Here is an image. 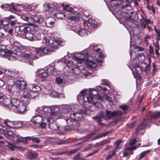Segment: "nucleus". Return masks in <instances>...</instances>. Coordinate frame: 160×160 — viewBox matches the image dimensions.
<instances>
[{"instance_id": "nucleus-1", "label": "nucleus", "mask_w": 160, "mask_h": 160, "mask_svg": "<svg viewBox=\"0 0 160 160\" xmlns=\"http://www.w3.org/2000/svg\"><path fill=\"white\" fill-rule=\"evenodd\" d=\"M90 112L88 109H82L79 113H74L71 114L69 118L66 120L67 125L70 126L67 128L68 130L71 131L78 129L80 125L78 121H83L84 119L82 114H88Z\"/></svg>"}, {"instance_id": "nucleus-2", "label": "nucleus", "mask_w": 160, "mask_h": 160, "mask_svg": "<svg viewBox=\"0 0 160 160\" xmlns=\"http://www.w3.org/2000/svg\"><path fill=\"white\" fill-rule=\"evenodd\" d=\"M88 91L87 89H84L77 96L78 102L81 104H83L86 102H92V100L95 99L93 96H97V98L98 99H101V97L98 96V92L96 90L94 89H90L88 93H87Z\"/></svg>"}, {"instance_id": "nucleus-3", "label": "nucleus", "mask_w": 160, "mask_h": 160, "mask_svg": "<svg viewBox=\"0 0 160 160\" xmlns=\"http://www.w3.org/2000/svg\"><path fill=\"white\" fill-rule=\"evenodd\" d=\"M28 90L23 91V94L21 100L24 104L28 105L29 104L30 99L36 97L38 95V92L41 88L40 87L35 84L28 85Z\"/></svg>"}, {"instance_id": "nucleus-4", "label": "nucleus", "mask_w": 160, "mask_h": 160, "mask_svg": "<svg viewBox=\"0 0 160 160\" xmlns=\"http://www.w3.org/2000/svg\"><path fill=\"white\" fill-rule=\"evenodd\" d=\"M59 108L58 106H50L44 105L41 107H38L36 110L39 113L43 114L45 118L49 119L54 118L58 116Z\"/></svg>"}, {"instance_id": "nucleus-5", "label": "nucleus", "mask_w": 160, "mask_h": 160, "mask_svg": "<svg viewBox=\"0 0 160 160\" xmlns=\"http://www.w3.org/2000/svg\"><path fill=\"white\" fill-rule=\"evenodd\" d=\"M31 121L32 123L38 125L39 127L44 128L48 123L49 119L41 115H38L33 116Z\"/></svg>"}, {"instance_id": "nucleus-6", "label": "nucleus", "mask_w": 160, "mask_h": 160, "mask_svg": "<svg viewBox=\"0 0 160 160\" xmlns=\"http://www.w3.org/2000/svg\"><path fill=\"white\" fill-rule=\"evenodd\" d=\"M21 18L26 22L25 24H26L32 26L34 23H40L42 21V19L39 15H36L33 17H29L25 15H22Z\"/></svg>"}, {"instance_id": "nucleus-7", "label": "nucleus", "mask_w": 160, "mask_h": 160, "mask_svg": "<svg viewBox=\"0 0 160 160\" xmlns=\"http://www.w3.org/2000/svg\"><path fill=\"white\" fill-rule=\"evenodd\" d=\"M122 112L120 111H116L112 112L110 111L106 110L105 113H103L104 118L105 120H109L112 117H116L118 118V120H120V116L122 115Z\"/></svg>"}, {"instance_id": "nucleus-8", "label": "nucleus", "mask_w": 160, "mask_h": 160, "mask_svg": "<svg viewBox=\"0 0 160 160\" xmlns=\"http://www.w3.org/2000/svg\"><path fill=\"white\" fill-rule=\"evenodd\" d=\"M54 51L53 49L49 48H41L35 50V54L34 56V58H39V57L41 55L42 53L45 54H49L53 52Z\"/></svg>"}, {"instance_id": "nucleus-9", "label": "nucleus", "mask_w": 160, "mask_h": 160, "mask_svg": "<svg viewBox=\"0 0 160 160\" xmlns=\"http://www.w3.org/2000/svg\"><path fill=\"white\" fill-rule=\"evenodd\" d=\"M88 57V55L87 53H83L80 54L77 57L75 56L72 61V63H73V65H76V63L75 62H77L78 64H81L84 61V60L87 59Z\"/></svg>"}, {"instance_id": "nucleus-10", "label": "nucleus", "mask_w": 160, "mask_h": 160, "mask_svg": "<svg viewBox=\"0 0 160 160\" xmlns=\"http://www.w3.org/2000/svg\"><path fill=\"white\" fill-rule=\"evenodd\" d=\"M14 84L16 85L17 89L18 91L23 90H28V86H27L26 83L23 80H18L14 82Z\"/></svg>"}, {"instance_id": "nucleus-11", "label": "nucleus", "mask_w": 160, "mask_h": 160, "mask_svg": "<svg viewBox=\"0 0 160 160\" xmlns=\"http://www.w3.org/2000/svg\"><path fill=\"white\" fill-rule=\"evenodd\" d=\"M53 118L52 119H49V121L47 125H49V127L52 130H57L62 131V127H60L56 123H52L53 121Z\"/></svg>"}, {"instance_id": "nucleus-12", "label": "nucleus", "mask_w": 160, "mask_h": 160, "mask_svg": "<svg viewBox=\"0 0 160 160\" xmlns=\"http://www.w3.org/2000/svg\"><path fill=\"white\" fill-rule=\"evenodd\" d=\"M11 109L14 112H16V108L21 103L20 100L17 98H12L10 99Z\"/></svg>"}, {"instance_id": "nucleus-13", "label": "nucleus", "mask_w": 160, "mask_h": 160, "mask_svg": "<svg viewBox=\"0 0 160 160\" xmlns=\"http://www.w3.org/2000/svg\"><path fill=\"white\" fill-rule=\"evenodd\" d=\"M104 116H103V113L101 112L98 114L96 116L93 117L92 118L95 120L99 125L101 126H102L103 124L101 122L102 121V119L104 118Z\"/></svg>"}, {"instance_id": "nucleus-14", "label": "nucleus", "mask_w": 160, "mask_h": 160, "mask_svg": "<svg viewBox=\"0 0 160 160\" xmlns=\"http://www.w3.org/2000/svg\"><path fill=\"white\" fill-rule=\"evenodd\" d=\"M71 107L69 105H66L63 107L60 112L61 115L63 117L70 113L71 112Z\"/></svg>"}, {"instance_id": "nucleus-15", "label": "nucleus", "mask_w": 160, "mask_h": 160, "mask_svg": "<svg viewBox=\"0 0 160 160\" xmlns=\"http://www.w3.org/2000/svg\"><path fill=\"white\" fill-rule=\"evenodd\" d=\"M55 18L50 17L48 18L46 20V24L48 27L51 28L55 24Z\"/></svg>"}, {"instance_id": "nucleus-16", "label": "nucleus", "mask_w": 160, "mask_h": 160, "mask_svg": "<svg viewBox=\"0 0 160 160\" xmlns=\"http://www.w3.org/2000/svg\"><path fill=\"white\" fill-rule=\"evenodd\" d=\"M73 73L72 74V79H78L80 78V74L81 72L80 69L78 67H75L72 69Z\"/></svg>"}, {"instance_id": "nucleus-17", "label": "nucleus", "mask_w": 160, "mask_h": 160, "mask_svg": "<svg viewBox=\"0 0 160 160\" xmlns=\"http://www.w3.org/2000/svg\"><path fill=\"white\" fill-rule=\"evenodd\" d=\"M79 14L77 12H74V13L68 16L67 17L68 20L74 21H78L79 19Z\"/></svg>"}, {"instance_id": "nucleus-18", "label": "nucleus", "mask_w": 160, "mask_h": 160, "mask_svg": "<svg viewBox=\"0 0 160 160\" xmlns=\"http://www.w3.org/2000/svg\"><path fill=\"white\" fill-rule=\"evenodd\" d=\"M19 28V31L21 32H23L26 34L28 33H29L31 32V28L28 26H21L19 27H18Z\"/></svg>"}, {"instance_id": "nucleus-19", "label": "nucleus", "mask_w": 160, "mask_h": 160, "mask_svg": "<svg viewBox=\"0 0 160 160\" xmlns=\"http://www.w3.org/2000/svg\"><path fill=\"white\" fill-rule=\"evenodd\" d=\"M39 35H38L37 36L36 35V34L35 33V34H33L32 32H29V33H28L26 34L25 38H26L28 39L30 41H33V40H35L37 38V37Z\"/></svg>"}, {"instance_id": "nucleus-20", "label": "nucleus", "mask_w": 160, "mask_h": 160, "mask_svg": "<svg viewBox=\"0 0 160 160\" xmlns=\"http://www.w3.org/2000/svg\"><path fill=\"white\" fill-rule=\"evenodd\" d=\"M8 53H6L4 57L9 60L14 61L16 59L15 56L12 55V51H8Z\"/></svg>"}, {"instance_id": "nucleus-21", "label": "nucleus", "mask_w": 160, "mask_h": 160, "mask_svg": "<svg viewBox=\"0 0 160 160\" xmlns=\"http://www.w3.org/2000/svg\"><path fill=\"white\" fill-rule=\"evenodd\" d=\"M109 0L110 2L112 1V3L115 6L118 8L119 9H122L124 8V5H123L124 2L122 1H117L114 0Z\"/></svg>"}, {"instance_id": "nucleus-22", "label": "nucleus", "mask_w": 160, "mask_h": 160, "mask_svg": "<svg viewBox=\"0 0 160 160\" xmlns=\"http://www.w3.org/2000/svg\"><path fill=\"white\" fill-rule=\"evenodd\" d=\"M6 72L10 77L14 78H17L19 77L18 72L16 71H9L6 70Z\"/></svg>"}, {"instance_id": "nucleus-23", "label": "nucleus", "mask_w": 160, "mask_h": 160, "mask_svg": "<svg viewBox=\"0 0 160 160\" xmlns=\"http://www.w3.org/2000/svg\"><path fill=\"white\" fill-rule=\"evenodd\" d=\"M25 109L26 106L22 103H20L16 108V112H15L19 113H22L25 111Z\"/></svg>"}, {"instance_id": "nucleus-24", "label": "nucleus", "mask_w": 160, "mask_h": 160, "mask_svg": "<svg viewBox=\"0 0 160 160\" xmlns=\"http://www.w3.org/2000/svg\"><path fill=\"white\" fill-rule=\"evenodd\" d=\"M3 101L4 102L1 104L2 107L6 109H10V105H11L10 99H5V98Z\"/></svg>"}, {"instance_id": "nucleus-25", "label": "nucleus", "mask_w": 160, "mask_h": 160, "mask_svg": "<svg viewBox=\"0 0 160 160\" xmlns=\"http://www.w3.org/2000/svg\"><path fill=\"white\" fill-rule=\"evenodd\" d=\"M90 26L93 28H97L98 26V23L94 18L92 17L88 20Z\"/></svg>"}, {"instance_id": "nucleus-26", "label": "nucleus", "mask_w": 160, "mask_h": 160, "mask_svg": "<svg viewBox=\"0 0 160 160\" xmlns=\"http://www.w3.org/2000/svg\"><path fill=\"white\" fill-rule=\"evenodd\" d=\"M7 90L9 92H15L17 93L19 92V91H18L17 89L16 85L14 83L13 85H8V87L7 88Z\"/></svg>"}, {"instance_id": "nucleus-27", "label": "nucleus", "mask_w": 160, "mask_h": 160, "mask_svg": "<svg viewBox=\"0 0 160 160\" xmlns=\"http://www.w3.org/2000/svg\"><path fill=\"white\" fill-rule=\"evenodd\" d=\"M86 64V66L88 68H95L97 66V64L96 63L93 61L90 60L88 61V60L87 59Z\"/></svg>"}, {"instance_id": "nucleus-28", "label": "nucleus", "mask_w": 160, "mask_h": 160, "mask_svg": "<svg viewBox=\"0 0 160 160\" xmlns=\"http://www.w3.org/2000/svg\"><path fill=\"white\" fill-rule=\"evenodd\" d=\"M37 156V153L31 151H29L27 155V158L30 159H35Z\"/></svg>"}, {"instance_id": "nucleus-29", "label": "nucleus", "mask_w": 160, "mask_h": 160, "mask_svg": "<svg viewBox=\"0 0 160 160\" xmlns=\"http://www.w3.org/2000/svg\"><path fill=\"white\" fill-rule=\"evenodd\" d=\"M134 68L136 73L138 74H140L143 72V68L142 67L138 64H135L134 66Z\"/></svg>"}, {"instance_id": "nucleus-30", "label": "nucleus", "mask_w": 160, "mask_h": 160, "mask_svg": "<svg viewBox=\"0 0 160 160\" xmlns=\"http://www.w3.org/2000/svg\"><path fill=\"white\" fill-rule=\"evenodd\" d=\"M3 123L8 127L11 128H13L14 121H10L8 119H6L4 120Z\"/></svg>"}, {"instance_id": "nucleus-31", "label": "nucleus", "mask_w": 160, "mask_h": 160, "mask_svg": "<svg viewBox=\"0 0 160 160\" xmlns=\"http://www.w3.org/2000/svg\"><path fill=\"white\" fill-rule=\"evenodd\" d=\"M153 44L155 47V52L156 54L157 57H158L160 55V53L158 52L160 49L159 44L157 42H156L155 43L153 42Z\"/></svg>"}, {"instance_id": "nucleus-32", "label": "nucleus", "mask_w": 160, "mask_h": 160, "mask_svg": "<svg viewBox=\"0 0 160 160\" xmlns=\"http://www.w3.org/2000/svg\"><path fill=\"white\" fill-rule=\"evenodd\" d=\"M43 10L46 12L50 11L51 12H53L54 9L52 8L49 4H47L44 5Z\"/></svg>"}, {"instance_id": "nucleus-33", "label": "nucleus", "mask_w": 160, "mask_h": 160, "mask_svg": "<svg viewBox=\"0 0 160 160\" xmlns=\"http://www.w3.org/2000/svg\"><path fill=\"white\" fill-rule=\"evenodd\" d=\"M13 128H18L22 127L23 125V122L21 121H14Z\"/></svg>"}, {"instance_id": "nucleus-34", "label": "nucleus", "mask_w": 160, "mask_h": 160, "mask_svg": "<svg viewBox=\"0 0 160 160\" xmlns=\"http://www.w3.org/2000/svg\"><path fill=\"white\" fill-rule=\"evenodd\" d=\"M29 138H30L29 137H21L19 139L16 140V142H26L29 140Z\"/></svg>"}, {"instance_id": "nucleus-35", "label": "nucleus", "mask_w": 160, "mask_h": 160, "mask_svg": "<svg viewBox=\"0 0 160 160\" xmlns=\"http://www.w3.org/2000/svg\"><path fill=\"white\" fill-rule=\"evenodd\" d=\"M65 10H66L68 16L74 13V12L73 8L71 7H69L68 5H66V7Z\"/></svg>"}, {"instance_id": "nucleus-36", "label": "nucleus", "mask_w": 160, "mask_h": 160, "mask_svg": "<svg viewBox=\"0 0 160 160\" xmlns=\"http://www.w3.org/2000/svg\"><path fill=\"white\" fill-rule=\"evenodd\" d=\"M42 42L47 45L50 46V42L48 37L46 36H44L42 39Z\"/></svg>"}, {"instance_id": "nucleus-37", "label": "nucleus", "mask_w": 160, "mask_h": 160, "mask_svg": "<svg viewBox=\"0 0 160 160\" xmlns=\"http://www.w3.org/2000/svg\"><path fill=\"white\" fill-rule=\"evenodd\" d=\"M88 102L92 103L94 106L98 108H102V104L97 101H95V99L92 100V102Z\"/></svg>"}, {"instance_id": "nucleus-38", "label": "nucleus", "mask_w": 160, "mask_h": 160, "mask_svg": "<svg viewBox=\"0 0 160 160\" xmlns=\"http://www.w3.org/2000/svg\"><path fill=\"white\" fill-rule=\"evenodd\" d=\"M48 76V74L47 72H44L38 75V77L42 81L44 80Z\"/></svg>"}, {"instance_id": "nucleus-39", "label": "nucleus", "mask_w": 160, "mask_h": 160, "mask_svg": "<svg viewBox=\"0 0 160 160\" xmlns=\"http://www.w3.org/2000/svg\"><path fill=\"white\" fill-rule=\"evenodd\" d=\"M78 33L82 37L85 36L87 35V31L85 29H81L78 31Z\"/></svg>"}, {"instance_id": "nucleus-40", "label": "nucleus", "mask_w": 160, "mask_h": 160, "mask_svg": "<svg viewBox=\"0 0 160 160\" xmlns=\"http://www.w3.org/2000/svg\"><path fill=\"white\" fill-rule=\"evenodd\" d=\"M6 29L4 28H0V37L2 38L5 37L7 36Z\"/></svg>"}, {"instance_id": "nucleus-41", "label": "nucleus", "mask_w": 160, "mask_h": 160, "mask_svg": "<svg viewBox=\"0 0 160 160\" xmlns=\"http://www.w3.org/2000/svg\"><path fill=\"white\" fill-rule=\"evenodd\" d=\"M56 18L58 19H63L66 17V15L63 13L61 12L55 14Z\"/></svg>"}, {"instance_id": "nucleus-42", "label": "nucleus", "mask_w": 160, "mask_h": 160, "mask_svg": "<svg viewBox=\"0 0 160 160\" xmlns=\"http://www.w3.org/2000/svg\"><path fill=\"white\" fill-rule=\"evenodd\" d=\"M6 137L8 138H12L13 137V133L12 131H7V133L5 134H4Z\"/></svg>"}, {"instance_id": "nucleus-43", "label": "nucleus", "mask_w": 160, "mask_h": 160, "mask_svg": "<svg viewBox=\"0 0 160 160\" xmlns=\"http://www.w3.org/2000/svg\"><path fill=\"white\" fill-rule=\"evenodd\" d=\"M0 133L2 134L7 133V128L5 126L0 125Z\"/></svg>"}, {"instance_id": "nucleus-44", "label": "nucleus", "mask_w": 160, "mask_h": 160, "mask_svg": "<svg viewBox=\"0 0 160 160\" xmlns=\"http://www.w3.org/2000/svg\"><path fill=\"white\" fill-rule=\"evenodd\" d=\"M97 47L96 46H95L93 43H92L90 45V48L91 49L97 52H99L100 51V49L99 48H97Z\"/></svg>"}, {"instance_id": "nucleus-45", "label": "nucleus", "mask_w": 160, "mask_h": 160, "mask_svg": "<svg viewBox=\"0 0 160 160\" xmlns=\"http://www.w3.org/2000/svg\"><path fill=\"white\" fill-rule=\"evenodd\" d=\"M145 124H140L137 128L135 131V133H137L140 131L144 129L145 128Z\"/></svg>"}, {"instance_id": "nucleus-46", "label": "nucleus", "mask_w": 160, "mask_h": 160, "mask_svg": "<svg viewBox=\"0 0 160 160\" xmlns=\"http://www.w3.org/2000/svg\"><path fill=\"white\" fill-rule=\"evenodd\" d=\"M132 148L130 147H128L124 149V152L123 153V156L124 157L127 156L129 154L128 151L131 152L132 151Z\"/></svg>"}, {"instance_id": "nucleus-47", "label": "nucleus", "mask_w": 160, "mask_h": 160, "mask_svg": "<svg viewBox=\"0 0 160 160\" xmlns=\"http://www.w3.org/2000/svg\"><path fill=\"white\" fill-rule=\"evenodd\" d=\"M81 153H78L73 158V160H85V159L80 157Z\"/></svg>"}, {"instance_id": "nucleus-48", "label": "nucleus", "mask_w": 160, "mask_h": 160, "mask_svg": "<svg viewBox=\"0 0 160 160\" xmlns=\"http://www.w3.org/2000/svg\"><path fill=\"white\" fill-rule=\"evenodd\" d=\"M29 137L30 138H29V140L32 139V142H33L39 143L41 142V140L39 138H35L33 136L32 137Z\"/></svg>"}, {"instance_id": "nucleus-49", "label": "nucleus", "mask_w": 160, "mask_h": 160, "mask_svg": "<svg viewBox=\"0 0 160 160\" xmlns=\"http://www.w3.org/2000/svg\"><path fill=\"white\" fill-rule=\"evenodd\" d=\"M6 142L8 143L7 145V146L10 149H11L13 151L14 149L15 148H20L21 147L19 146H14L11 143L9 142Z\"/></svg>"}, {"instance_id": "nucleus-50", "label": "nucleus", "mask_w": 160, "mask_h": 160, "mask_svg": "<svg viewBox=\"0 0 160 160\" xmlns=\"http://www.w3.org/2000/svg\"><path fill=\"white\" fill-rule=\"evenodd\" d=\"M150 116L152 119L159 118H160V112L151 115Z\"/></svg>"}, {"instance_id": "nucleus-51", "label": "nucleus", "mask_w": 160, "mask_h": 160, "mask_svg": "<svg viewBox=\"0 0 160 160\" xmlns=\"http://www.w3.org/2000/svg\"><path fill=\"white\" fill-rule=\"evenodd\" d=\"M110 132V131H107L105 132H103L100 133L99 135L96 136V138H99L101 137H104L108 134Z\"/></svg>"}, {"instance_id": "nucleus-52", "label": "nucleus", "mask_w": 160, "mask_h": 160, "mask_svg": "<svg viewBox=\"0 0 160 160\" xmlns=\"http://www.w3.org/2000/svg\"><path fill=\"white\" fill-rule=\"evenodd\" d=\"M9 25H10L12 27H15L17 25H18V23L16 20H9Z\"/></svg>"}, {"instance_id": "nucleus-53", "label": "nucleus", "mask_w": 160, "mask_h": 160, "mask_svg": "<svg viewBox=\"0 0 160 160\" xmlns=\"http://www.w3.org/2000/svg\"><path fill=\"white\" fill-rule=\"evenodd\" d=\"M9 19H8L7 18H6L5 19L1 21V23L4 26L9 25Z\"/></svg>"}, {"instance_id": "nucleus-54", "label": "nucleus", "mask_w": 160, "mask_h": 160, "mask_svg": "<svg viewBox=\"0 0 160 160\" xmlns=\"http://www.w3.org/2000/svg\"><path fill=\"white\" fill-rule=\"evenodd\" d=\"M149 150H148L147 151H144L141 153L140 154V156L139 158V159L143 158L148 153L150 152Z\"/></svg>"}, {"instance_id": "nucleus-55", "label": "nucleus", "mask_w": 160, "mask_h": 160, "mask_svg": "<svg viewBox=\"0 0 160 160\" xmlns=\"http://www.w3.org/2000/svg\"><path fill=\"white\" fill-rule=\"evenodd\" d=\"M18 6V5L16 4L12 3L10 5L9 7L10 8H12L13 9L16 11L18 9L17 8Z\"/></svg>"}, {"instance_id": "nucleus-56", "label": "nucleus", "mask_w": 160, "mask_h": 160, "mask_svg": "<svg viewBox=\"0 0 160 160\" xmlns=\"http://www.w3.org/2000/svg\"><path fill=\"white\" fill-rule=\"evenodd\" d=\"M122 141L121 139H118L115 142L114 145L117 148L119 149L120 148L119 146L120 143L122 142Z\"/></svg>"}, {"instance_id": "nucleus-57", "label": "nucleus", "mask_w": 160, "mask_h": 160, "mask_svg": "<svg viewBox=\"0 0 160 160\" xmlns=\"http://www.w3.org/2000/svg\"><path fill=\"white\" fill-rule=\"evenodd\" d=\"M63 81V79L60 78L59 77H57L55 79V81L56 83L59 84L62 83Z\"/></svg>"}, {"instance_id": "nucleus-58", "label": "nucleus", "mask_w": 160, "mask_h": 160, "mask_svg": "<svg viewBox=\"0 0 160 160\" xmlns=\"http://www.w3.org/2000/svg\"><path fill=\"white\" fill-rule=\"evenodd\" d=\"M58 93L55 91H52L51 93V95L52 97H58Z\"/></svg>"}, {"instance_id": "nucleus-59", "label": "nucleus", "mask_w": 160, "mask_h": 160, "mask_svg": "<svg viewBox=\"0 0 160 160\" xmlns=\"http://www.w3.org/2000/svg\"><path fill=\"white\" fill-rule=\"evenodd\" d=\"M47 71L50 74H53L54 72V70L52 67H49L47 69Z\"/></svg>"}, {"instance_id": "nucleus-60", "label": "nucleus", "mask_w": 160, "mask_h": 160, "mask_svg": "<svg viewBox=\"0 0 160 160\" xmlns=\"http://www.w3.org/2000/svg\"><path fill=\"white\" fill-rule=\"evenodd\" d=\"M5 98H6L5 96L3 93H0V103L3 102Z\"/></svg>"}, {"instance_id": "nucleus-61", "label": "nucleus", "mask_w": 160, "mask_h": 160, "mask_svg": "<svg viewBox=\"0 0 160 160\" xmlns=\"http://www.w3.org/2000/svg\"><path fill=\"white\" fill-rule=\"evenodd\" d=\"M102 84H104L107 86H109L110 84V83L108 82L107 80H102Z\"/></svg>"}, {"instance_id": "nucleus-62", "label": "nucleus", "mask_w": 160, "mask_h": 160, "mask_svg": "<svg viewBox=\"0 0 160 160\" xmlns=\"http://www.w3.org/2000/svg\"><path fill=\"white\" fill-rule=\"evenodd\" d=\"M149 54L151 55L153 54L154 51L152 47L151 46H149Z\"/></svg>"}, {"instance_id": "nucleus-63", "label": "nucleus", "mask_w": 160, "mask_h": 160, "mask_svg": "<svg viewBox=\"0 0 160 160\" xmlns=\"http://www.w3.org/2000/svg\"><path fill=\"white\" fill-rule=\"evenodd\" d=\"M119 108L122 110L125 111L128 108V107L126 105H124L119 106Z\"/></svg>"}, {"instance_id": "nucleus-64", "label": "nucleus", "mask_w": 160, "mask_h": 160, "mask_svg": "<svg viewBox=\"0 0 160 160\" xmlns=\"http://www.w3.org/2000/svg\"><path fill=\"white\" fill-rule=\"evenodd\" d=\"M137 140L135 138H133L132 139H131L130 141L129 142V145L130 146H132L134 144H135Z\"/></svg>"}]
</instances>
